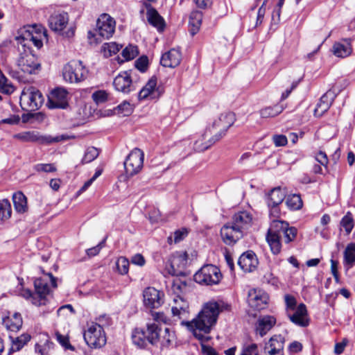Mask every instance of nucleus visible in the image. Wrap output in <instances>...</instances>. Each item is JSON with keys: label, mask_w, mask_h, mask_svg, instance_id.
Wrapping results in <instances>:
<instances>
[{"label": "nucleus", "mask_w": 355, "mask_h": 355, "mask_svg": "<svg viewBox=\"0 0 355 355\" xmlns=\"http://www.w3.org/2000/svg\"><path fill=\"white\" fill-rule=\"evenodd\" d=\"M46 37V31L41 25L25 26L17 31L15 36L19 52L17 64L24 73L35 74L41 69V64L33 54L31 44L40 49Z\"/></svg>", "instance_id": "f257e3e1"}, {"label": "nucleus", "mask_w": 355, "mask_h": 355, "mask_svg": "<svg viewBox=\"0 0 355 355\" xmlns=\"http://www.w3.org/2000/svg\"><path fill=\"white\" fill-rule=\"evenodd\" d=\"M235 121L236 116L233 112L222 113L218 119L214 121L211 126L207 128L202 135V140L195 142V150L201 152L208 149L225 135L227 130Z\"/></svg>", "instance_id": "f03ea898"}, {"label": "nucleus", "mask_w": 355, "mask_h": 355, "mask_svg": "<svg viewBox=\"0 0 355 355\" xmlns=\"http://www.w3.org/2000/svg\"><path fill=\"white\" fill-rule=\"evenodd\" d=\"M219 312H198L195 318L191 321L182 320L181 324L185 326L192 332L193 336L202 343L208 342L210 337L202 334L210 333L215 325Z\"/></svg>", "instance_id": "7ed1b4c3"}, {"label": "nucleus", "mask_w": 355, "mask_h": 355, "mask_svg": "<svg viewBox=\"0 0 355 355\" xmlns=\"http://www.w3.org/2000/svg\"><path fill=\"white\" fill-rule=\"evenodd\" d=\"M115 21L107 14H102L96 21V27L94 31L88 32V38H94L96 42L103 40L109 39L112 36L115 30Z\"/></svg>", "instance_id": "20e7f679"}, {"label": "nucleus", "mask_w": 355, "mask_h": 355, "mask_svg": "<svg viewBox=\"0 0 355 355\" xmlns=\"http://www.w3.org/2000/svg\"><path fill=\"white\" fill-rule=\"evenodd\" d=\"M152 320L146 323L145 330L146 336L149 343L157 345L160 340V331L162 324H170L171 319L164 314V312H150Z\"/></svg>", "instance_id": "39448f33"}, {"label": "nucleus", "mask_w": 355, "mask_h": 355, "mask_svg": "<svg viewBox=\"0 0 355 355\" xmlns=\"http://www.w3.org/2000/svg\"><path fill=\"white\" fill-rule=\"evenodd\" d=\"M289 224L284 221L273 219L266 234V241L274 254H278L282 249V233L288 227Z\"/></svg>", "instance_id": "423d86ee"}, {"label": "nucleus", "mask_w": 355, "mask_h": 355, "mask_svg": "<svg viewBox=\"0 0 355 355\" xmlns=\"http://www.w3.org/2000/svg\"><path fill=\"white\" fill-rule=\"evenodd\" d=\"M42 272L44 275L34 281L35 295L38 297V306L45 305L51 288L57 287V279L50 272L45 273L44 271Z\"/></svg>", "instance_id": "0eeeda50"}, {"label": "nucleus", "mask_w": 355, "mask_h": 355, "mask_svg": "<svg viewBox=\"0 0 355 355\" xmlns=\"http://www.w3.org/2000/svg\"><path fill=\"white\" fill-rule=\"evenodd\" d=\"M13 137L22 142H34L44 145H49L53 143H58L69 139V136L67 135L53 137L47 135H41L39 132L35 130L21 132L14 135Z\"/></svg>", "instance_id": "6e6552de"}, {"label": "nucleus", "mask_w": 355, "mask_h": 355, "mask_svg": "<svg viewBox=\"0 0 355 355\" xmlns=\"http://www.w3.org/2000/svg\"><path fill=\"white\" fill-rule=\"evenodd\" d=\"M88 70L80 60H71L62 68L63 79L69 83H78L85 80Z\"/></svg>", "instance_id": "1a4fd4ad"}, {"label": "nucleus", "mask_w": 355, "mask_h": 355, "mask_svg": "<svg viewBox=\"0 0 355 355\" xmlns=\"http://www.w3.org/2000/svg\"><path fill=\"white\" fill-rule=\"evenodd\" d=\"M44 101L41 92L34 87H24L20 96V105L26 111H35Z\"/></svg>", "instance_id": "9d476101"}, {"label": "nucleus", "mask_w": 355, "mask_h": 355, "mask_svg": "<svg viewBox=\"0 0 355 355\" xmlns=\"http://www.w3.org/2000/svg\"><path fill=\"white\" fill-rule=\"evenodd\" d=\"M222 274L218 267L209 264L202 266L196 274L195 282L202 285H213L219 283Z\"/></svg>", "instance_id": "9b49d317"}, {"label": "nucleus", "mask_w": 355, "mask_h": 355, "mask_svg": "<svg viewBox=\"0 0 355 355\" xmlns=\"http://www.w3.org/2000/svg\"><path fill=\"white\" fill-rule=\"evenodd\" d=\"M84 340L92 348H101L106 343L105 334L103 328L92 322L83 334Z\"/></svg>", "instance_id": "f8f14e48"}, {"label": "nucleus", "mask_w": 355, "mask_h": 355, "mask_svg": "<svg viewBox=\"0 0 355 355\" xmlns=\"http://www.w3.org/2000/svg\"><path fill=\"white\" fill-rule=\"evenodd\" d=\"M144 154L142 150L136 148L133 149L125 161L124 168L127 176L132 177L137 174L143 168Z\"/></svg>", "instance_id": "ddd939ff"}, {"label": "nucleus", "mask_w": 355, "mask_h": 355, "mask_svg": "<svg viewBox=\"0 0 355 355\" xmlns=\"http://www.w3.org/2000/svg\"><path fill=\"white\" fill-rule=\"evenodd\" d=\"M188 261L186 252H177L170 259L169 266H166L168 272L173 276H182L185 275V268Z\"/></svg>", "instance_id": "4468645a"}, {"label": "nucleus", "mask_w": 355, "mask_h": 355, "mask_svg": "<svg viewBox=\"0 0 355 355\" xmlns=\"http://www.w3.org/2000/svg\"><path fill=\"white\" fill-rule=\"evenodd\" d=\"M143 297L144 305L148 309H159L164 303V293L153 287L146 288Z\"/></svg>", "instance_id": "2eb2a0df"}, {"label": "nucleus", "mask_w": 355, "mask_h": 355, "mask_svg": "<svg viewBox=\"0 0 355 355\" xmlns=\"http://www.w3.org/2000/svg\"><path fill=\"white\" fill-rule=\"evenodd\" d=\"M243 233L232 222L225 224L220 229V236L223 241L228 245L235 244L243 236Z\"/></svg>", "instance_id": "dca6fc26"}, {"label": "nucleus", "mask_w": 355, "mask_h": 355, "mask_svg": "<svg viewBox=\"0 0 355 355\" xmlns=\"http://www.w3.org/2000/svg\"><path fill=\"white\" fill-rule=\"evenodd\" d=\"M248 304L254 311H262L267 308L268 295L261 290L252 289L248 293Z\"/></svg>", "instance_id": "f3484780"}, {"label": "nucleus", "mask_w": 355, "mask_h": 355, "mask_svg": "<svg viewBox=\"0 0 355 355\" xmlns=\"http://www.w3.org/2000/svg\"><path fill=\"white\" fill-rule=\"evenodd\" d=\"M68 105V92L64 88L53 89L48 97L49 108H66Z\"/></svg>", "instance_id": "a211bd4d"}, {"label": "nucleus", "mask_w": 355, "mask_h": 355, "mask_svg": "<svg viewBox=\"0 0 355 355\" xmlns=\"http://www.w3.org/2000/svg\"><path fill=\"white\" fill-rule=\"evenodd\" d=\"M162 92V89L157 87V78L153 76L139 91L138 98L139 100L155 99L159 98Z\"/></svg>", "instance_id": "6ab92c4d"}, {"label": "nucleus", "mask_w": 355, "mask_h": 355, "mask_svg": "<svg viewBox=\"0 0 355 355\" xmlns=\"http://www.w3.org/2000/svg\"><path fill=\"white\" fill-rule=\"evenodd\" d=\"M113 85L117 91L125 94L130 92L134 89L131 73L128 71L121 72L115 77Z\"/></svg>", "instance_id": "aec40b11"}, {"label": "nucleus", "mask_w": 355, "mask_h": 355, "mask_svg": "<svg viewBox=\"0 0 355 355\" xmlns=\"http://www.w3.org/2000/svg\"><path fill=\"white\" fill-rule=\"evenodd\" d=\"M276 318L270 315H260L255 324V330L261 337L264 336L276 324Z\"/></svg>", "instance_id": "412c9836"}, {"label": "nucleus", "mask_w": 355, "mask_h": 355, "mask_svg": "<svg viewBox=\"0 0 355 355\" xmlns=\"http://www.w3.org/2000/svg\"><path fill=\"white\" fill-rule=\"evenodd\" d=\"M259 261L256 254L252 251H248L242 254L238 264L244 272H252L258 266Z\"/></svg>", "instance_id": "4be33fe9"}, {"label": "nucleus", "mask_w": 355, "mask_h": 355, "mask_svg": "<svg viewBox=\"0 0 355 355\" xmlns=\"http://www.w3.org/2000/svg\"><path fill=\"white\" fill-rule=\"evenodd\" d=\"M69 21L67 12H54L49 19V26L55 32H60L66 27Z\"/></svg>", "instance_id": "5701e85b"}, {"label": "nucleus", "mask_w": 355, "mask_h": 355, "mask_svg": "<svg viewBox=\"0 0 355 355\" xmlns=\"http://www.w3.org/2000/svg\"><path fill=\"white\" fill-rule=\"evenodd\" d=\"M181 60L182 54L180 50L171 49L162 55L160 63L163 67L175 68L180 64Z\"/></svg>", "instance_id": "b1692460"}, {"label": "nucleus", "mask_w": 355, "mask_h": 355, "mask_svg": "<svg viewBox=\"0 0 355 355\" xmlns=\"http://www.w3.org/2000/svg\"><path fill=\"white\" fill-rule=\"evenodd\" d=\"M335 97L336 94L331 90H329L323 94L314 110L315 116H321L324 113H325L329 109Z\"/></svg>", "instance_id": "393cba45"}, {"label": "nucleus", "mask_w": 355, "mask_h": 355, "mask_svg": "<svg viewBox=\"0 0 355 355\" xmlns=\"http://www.w3.org/2000/svg\"><path fill=\"white\" fill-rule=\"evenodd\" d=\"M8 313L9 315L3 318V324L10 331H19L23 324L21 315L19 312Z\"/></svg>", "instance_id": "a878e982"}, {"label": "nucleus", "mask_w": 355, "mask_h": 355, "mask_svg": "<svg viewBox=\"0 0 355 355\" xmlns=\"http://www.w3.org/2000/svg\"><path fill=\"white\" fill-rule=\"evenodd\" d=\"M252 220V215L245 211L235 214L232 217V223L244 234V232L250 227Z\"/></svg>", "instance_id": "bb28decb"}, {"label": "nucleus", "mask_w": 355, "mask_h": 355, "mask_svg": "<svg viewBox=\"0 0 355 355\" xmlns=\"http://www.w3.org/2000/svg\"><path fill=\"white\" fill-rule=\"evenodd\" d=\"M344 43L335 42L332 47V52L334 55L338 58H346L352 52L350 39H344Z\"/></svg>", "instance_id": "cd10ccee"}, {"label": "nucleus", "mask_w": 355, "mask_h": 355, "mask_svg": "<svg viewBox=\"0 0 355 355\" xmlns=\"http://www.w3.org/2000/svg\"><path fill=\"white\" fill-rule=\"evenodd\" d=\"M147 19L150 24L156 27L159 31H162L164 28V19L158 12L150 5L147 6Z\"/></svg>", "instance_id": "c85d7f7f"}, {"label": "nucleus", "mask_w": 355, "mask_h": 355, "mask_svg": "<svg viewBox=\"0 0 355 355\" xmlns=\"http://www.w3.org/2000/svg\"><path fill=\"white\" fill-rule=\"evenodd\" d=\"M232 305L223 300H211L204 304L201 311H230Z\"/></svg>", "instance_id": "c756f323"}, {"label": "nucleus", "mask_w": 355, "mask_h": 355, "mask_svg": "<svg viewBox=\"0 0 355 355\" xmlns=\"http://www.w3.org/2000/svg\"><path fill=\"white\" fill-rule=\"evenodd\" d=\"M285 192L281 187H275L266 195V201L268 207L271 205H279L285 198Z\"/></svg>", "instance_id": "7c9ffc66"}, {"label": "nucleus", "mask_w": 355, "mask_h": 355, "mask_svg": "<svg viewBox=\"0 0 355 355\" xmlns=\"http://www.w3.org/2000/svg\"><path fill=\"white\" fill-rule=\"evenodd\" d=\"M202 12L199 10H193L189 16V33L191 35H196L200 30L202 21Z\"/></svg>", "instance_id": "2f4dec72"}, {"label": "nucleus", "mask_w": 355, "mask_h": 355, "mask_svg": "<svg viewBox=\"0 0 355 355\" xmlns=\"http://www.w3.org/2000/svg\"><path fill=\"white\" fill-rule=\"evenodd\" d=\"M288 316L293 324L301 327L309 326L311 321L308 312H291Z\"/></svg>", "instance_id": "473e14b6"}, {"label": "nucleus", "mask_w": 355, "mask_h": 355, "mask_svg": "<svg viewBox=\"0 0 355 355\" xmlns=\"http://www.w3.org/2000/svg\"><path fill=\"white\" fill-rule=\"evenodd\" d=\"M284 348V338L281 335H275L270 338L265 346L268 352H282Z\"/></svg>", "instance_id": "72a5a7b5"}, {"label": "nucleus", "mask_w": 355, "mask_h": 355, "mask_svg": "<svg viewBox=\"0 0 355 355\" xmlns=\"http://www.w3.org/2000/svg\"><path fill=\"white\" fill-rule=\"evenodd\" d=\"M15 209L17 212L23 214L27 211L28 205L26 197L22 192H17L12 196Z\"/></svg>", "instance_id": "f704fd0d"}, {"label": "nucleus", "mask_w": 355, "mask_h": 355, "mask_svg": "<svg viewBox=\"0 0 355 355\" xmlns=\"http://www.w3.org/2000/svg\"><path fill=\"white\" fill-rule=\"evenodd\" d=\"M343 263L345 267L352 268L355 265V243H350L343 252Z\"/></svg>", "instance_id": "c9c22d12"}, {"label": "nucleus", "mask_w": 355, "mask_h": 355, "mask_svg": "<svg viewBox=\"0 0 355 355\" xmlns=\"http://www.w3.org/2000/svg\"><path fill=\"white\" fill-rule=\"evenodd\" d=\"M132 343L140 348H144L149 343L146 336V332L142 329H135L132 334Z\"/></svg>", "instance_id": "e433bc0d"}, {"label": "nucleus", "mask_w": 355, "mask_h": 355, "mask_svg": "<svg viewBox=\"0 0 355 355\" xmlns=\"http://www.w3.org/2000/svg\"><path fill=\"white\" fill-rule=\"evenodd\" d=\"M12 339V346L10 352H17L20 350L31 340V336L28 334H23L20 336ZM10 352H9L10 354Z\"/></svg>", "instance_id": "4c0bfd02"}, {"label": "nucleus", "mask_w": 355, "mask_h": 355, "mask_svg": "<svg viewBox=\"0 0 355 355\" xmlns=\"http://www.w3.org/2000/svg\"><path fill=\"white\" fill-rule=\"evenodd\" d=\"M284 109L282 105H275L261 109L259 113L262 118L274 117L282 113Z\"/></svg>", "instance_id": "58836bf2"}, {"label": "nucleus", "mask_w": 355, "mask_h": 355, "mask_svg": "<svg viewBox=\"0 0 355 355\" xmlns=\"http://www.w3.org/2000/svg\"><path fill=\"white\" fill-rule=\"evenodd\" d=\"M286 204L292 210H299L303 205L301 196L297 194L289 195L286 199Z\"/></svg>", "instance_id": "ea45409f"}, {"label": "nucleus", "mask_w": 355, "mask_h": 355, "mask_svg": "<svg viewBox=\"0 0 355 355\" xmlns=\"http://www.w3.org/2000/svg\"><path fill=\"white\" fill-rule=\"evenodd\" d=\"M12 214L11 205L8 200H0V220H6L10 218Z\"/></svg>", "instance_id": "a19ab883"}, {"label": "nucleus", "mask_w": 355, "mask_h": 355, "mask_svg": "<svg viewBox=\"0 0 355 355\" xmlns=\"http://www.w3.org/2000/svg\"><path fill=\"white\" fill-rule=\"evenodd\" d=\"M122 46L116 42L105 43L102 46V52L105 57L108 58L116 54Z\"/></svg>", "instance_id": "79ce46f5"}, {"label": "nucleus", "mask_w": 355, "mask_h": 355, "mask_svg": "<svg viewBox=\"0 0 355 355\" xmlns=\"http://www.w3.org/2000/svg\"><path fill=\"white\" fill-rule=\"evenodd\" d=\"M15 87L11 82L3 74H0V92L6 94H11Z\"/></svg>", "instance_id": "37998d69"}, {"label": "nucleus", "mask_w": 355, "mask_h": 355, "mask_svg": "<svg viewBox=\"0 0 355 355\" xmlns=\"http://www.w3.org/2000/svg\"><path fill=\"white\" fill-rule=\"evenodd\" d=\"M297 234V230L295 227L288 226L287 228L282 233V239L283 241L288 244L293 241Z\"/></svg>", "instance_id": "c03bdc74"}, {"label": "nucleus", "mask_w": 355, "mask_h": 355, "mask_svg": "<svg viewBox=\"0 0 355 355\" xmlns=\"http://www.w3.org/2000/svg\"><path fill=\"white\" fill-rule=\"evenodd\" d=\"M174 333L171 331L169 328L166 327L164 334L162 336L160 335V340L159 343H161L162 347H167L171 345L174 339Z\"/></svg>", "instance_id": "a18cd8bd"}, {"label": "nucleus", "mask_w": 355, "mask_h": 355, "mask_svg": "<svg viewBox=\"0 0 355 355\" xmlns=\"http://www.w3.org/2000/svg\"><path fill=\"white\" fill-rule=\"evenodd\" d=\"M187 309H189V304L182 297L177 295L173 298L171 311H186Z\"/></svg>", "instance_id": "49530a36"}, {"label": "nucleus", "mask_w": 355, "mask_h": 355, "mask_svg": "<svg viewBox=\"0 0 355 355\" xmlns=\"http://www.w3.org/2000/svg\"><path fill=\"white\" fill-rule=\"evenodd\" d=\"M99 155V151L96 148L94 147H89L87 148L84 157L82 159V162L89 163L94 160Z\"/></svg>", "instance_id": "de8ad7c7"}, {"label": "nucleus", "mask_w": 355, "mask_h": 355, "mask_svg": "<svg viewBox=\"0 0 355 355\" xmlns=\"http://www.w3.org/2000/svg\"><path fill=\"white\" fill-rule=\"evenodd\" d=\"M340 225L344 227L346 233L349 234L354 227V220L352 215L350 212H347L346 215L342 218Z\"/></svg>", "instance_id": "09e8293b"}, {"label": "nucleus", "mask_w": 355, "mask_h": 355, "mask_svg": "<svg viewBox=\"0 0 355 355\" xmlns=\"http://www.w3.org/2000/svg\"><path fill=\"white\" fill-rule=\"evenodd\" d=\"M138 53L137 46L131 44L126 46L122 51V55L126 60L134 59Z\"/></svg>", "instance_id": "8fccbe9b"}, {"label": "nucleus", "mask_w": 355, "mask_h": 355, "mask_svg": "<svg viewBox=\"0 0 355 355\" xmlns=\"http://www.w3.org/2000/svg\"><path fill=\"white\" fill-rule=\"evenodd\" d=\"M116 266L118 271L121 275L127 274L129 268V261L125 257H119L116 262Z\"/></svg>", "instance_id": "3c124183"}, {"label": "nucleus", "mask_w": 355, "mask_h": 355, "mask_svg": "<svg viewBox=\"0 0 355 355\" xmlns=\"http://www.w3.org/2000/svg\"><path fill=\"white\" fill-rule=\"evenodd\" d=\"M108 94L104 90H98L93 93L92 99L96 104H101L107 101Z\"/></svg>", "instance_id": "603ef678"}, {"label": "nucleus", "mask_w": 355, "mask_h": 355, "mask_svg": "<svg viewBox=\"0 0 355 355\" xmlns=\"http://www.w3.org/2000/svg\"><path fill=\"white\" fill-rule=\"evenodd\" d=\"M115 110L119 114H122L123 116H128L131 114L132 108L130 103L124 101L119 105L116 107Z\"/></svg>", "instance_id": "864d4df0"}, {"label": "nucleus", "mask_w": 355, "mask_h": 355, "mask_svg": "<svg viewBox=\"0 0 355 355\" xmlns=\"http://www.w3.org/2000/svg\"><path fill=\"white\" fill-rule=\"evenodd\" d=\"M96 322L94 324L101 327L103 329V327L109 326L112 324V319L108 314L104 313L100 315L96 318Z\"/></svg>", "instance_id": "5fc2aeb1"}, {"label": "nucleus", "mask_w": 355, "mask_h": 355, "mask_svg": "<svg viewBox=\"0 0 355 355\" xmlns=\"http://www.w3.org/2000/svg\"><path fill=\"white\" fill-rule=\"evenodd\" d=\"M35 169L37 172L45 173H52L57 170L53 164H38L35 166Z\"/></svg>", "instance_id": "6e6d98bb"}, {"label": "nucleus", "mask_w": 355, "mask_h": 355, "mask_svg": "<svg viewBox=\"0 0 355 355\" xmlns=\"http://www.w3.org/2000/svg\"><path fill=\"white\" fill-rule=\"evenodd\" d=\"M53 345V343L49 340H46L43 345H40L37 344L35 345V351L36 352L40 354L41 355H49V349Z\"/></svg>", "instance_id": "4d7b16f0"}, {"label": "nucleus", "mask_w": 355, "mask_h": 355, "mask_svg": "<svg viewBox=\"0 0 355 355\" xmlns=\"http://www.w3.org/2000/svg\"><path fill=\"white\" fill-rule=\"evenodd\" d=\"M57 340L59 343L65 349L74 350V347L69 343V338L60 334L59 332L55 333Z\"/></svg>", "instance_id": "13d9d810"}, {"label": "nucleus", "mask_w": 355, "mask_h": 355, "mask_svg": "<svg viewBox=\"0 0 355 355\" xmlns=\"http://www.w3.org/2000/svg\"><path fill=\"white\" fill-rule=\"evenodd\" d=\"M241 355H259L257 344L253 343L244 346Z\"/></svg>", "instance_id": "bf43d9fd"}, {"label": "nucleus", "mask_w": 355, "mask_h": 355, "mask_svg": "<svg viewBox=\"0 0 355 355\" xmlns=\"http://www.w3.org/2000/svg\"><path fill=\"white\" fill-rule=\"evenodd\" d=\"M187 234L188 231L185 228L176 230L173 234V242L175 243L180 242L187 236Z\"/></svg>", "instance_id": "052dcab7"}, {"label": "nucleus", "mask_w": 355, "mask_h": 355, "mask_svg": "<svg viewBox=\"0 0 355 355\" xmlns=\"http://www.w3.org/2000/svg\"><path fill=\"white\" fill-rule=\"evenodd\" d=\"M272 141L275 145L277 147L279 146H284L287 144L288 140L285 135H275L272 137Z\"/></svg>", "instance_id": "680f3d73"}, {"label": "nucleus", "mask_w": 355, "mask_h": 355, "mask_svg": "<svg viewBox=\"0 0 355 355\" xmlns=\"http://www.w3.org/2000/svg\"><path fill=\"white\" fill-rule=\"evenodd\" d=\"M284 302L287 309L294 310L297 305L295 297L291 295H286L284 296Z\"/></svg>", "instance_id": "e2e57ef3"}, {"label": "nucleus", "mask_w": 355, "mask_h": 355, "mask_svg": "<svg viewBox=\"0 0 355 355\" xmlns=\"http://www.w3.org/2000/svg\"><path fill=\"white\" fill-rule=\"evenodd\" d=\"M104 242L105 241H103L101 242L100 243H98L97 245L87 249L86 250L87 254L89 257H94V256L97 255L100 252L101 248H103V246L104 245Z\"/></svg>", "instance_id": "0e129e2a"}, {"label": "nucleus", "mask_w": 355, "mask_h": 355, "mask_svg": "<svg viewBox=\"0 0 355 355\" xmlns=\"http://www.w3.org/2000/svg\"><path fill=\"white\" fill-rule=\"evenodd\" d=\"M201 349L203 355H218L213 347L206 345L205 343L201 342Z\"/></svg>", "instance_id": "69168bd1"}, {"label": "nucleus", "mask_w": 355, "mask_h": 355, "mask_svg": "<svg viewBox=\"0 0 355 355\" xmlns=\"http://www.w3.org/2000/svg\"><path fill=\"white\" fill-rule=\"evenodd\" d=\"M348 340L347 338H344L342 342L338 343L335 345L334 352L336 354H340L343 352L345 347H346Z\"/></svg>", "instance_id": "338daca9"}, {"label": "nucleus", "mask_w": 355, "mask_h": 355, "mask_svg": "<svg viewBox=\"0 0 355 355\" xmlns=\"http://www.w3.org/2000/svg\"><path fill=\"white\" fill-rule=\"evenodd\" d=\"M131 262L135 265L143 266L146 261L144 257L141 254H136L132 256Z\"/></svg>", "instance_id": "774afa93"}]
</instances>
